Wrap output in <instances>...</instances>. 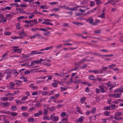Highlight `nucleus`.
Segmentation results:
<instances>
[{"mask_svg": "<svg viewBox=\"0 0 123 123\" xmlns=\"http://www.w3.org/2000/svg\"><path fill=\"white\" fill-rule=\"evenodd\" d=\"M87 0H85L82 1L81 2V3L82 4H84L86 3V2H87Z\"/></svg>", "mask_w": 123, "mask_h": 123, "instance_id": "nucleus-62", "label": "nucleus"}, {"mask_svg": "<svg viewBox=\"0 0 123 123\" xmlns=\"http://www.w3.org/2000/svg\"><path fill=\"white\" fill-rule=\"evenodd\" d=\"M43 64L44 65H47L48 66H50L51 65L49 63H46L45 62H44L43 63Z\"/></svg>", "mask_w": 123, "mask_h": 123, "instance_id": "nucleus-46", "label": "nucleus"}, {"mask_svg": "<svg viewBox=\"0 0 123 123\" xmlns=\"http://www.w3.org/2000/svg\"><path fill=\"white\" fill-rule=\"evenodd\" d=\"M37 94L38 93L36 92H33L32 93V94L33 95H37Z\"/></svg>", "mask_w": 123, "mask_h": 123, "instance_id": "nucleus-54", "label": "nucleus"}, {"mask_svg": "<svg viewBox=\"0 0 123 123\" xmlns=\"http://www.w3.org/2000/svg\"><path fill=\"white\" fill-rule=\"evenodd\" d=\"M96 1V3L97 5H98L101 4L102 2L100 0H95Z\"/></svg>", "mask_w": 123, "mask_h": 123, "instance_id": "nucleus-15", "label": "nucleus"}, {"mask_svg": "<svg viewBox=\"0 0 123 123\" xmlns=\"http://www.w3.org/2000/svg\"><path fill=\"white\" fill-rule=\"evenodd\" d=\"M50 118L52 120H53V121H57L59 117L57 116H55V114H53L50 116Z\"/></svg>", "mask_w": 123, "mask_h": 123, "instance_id": "nucleus-1", "label": "nucleus"}, {"mask_svg": "<svg viewBox=\"0 0 123 123\" xmlns=\"http://www.w3.org/2000/svg\"><path fill=\"white\" fill-rule=\"evenodd\" d=\"M11 114L12 116H17L18 115V113L15 112H12L11 113Z\"/></svg>", "mask_w": 123, "mask_h": 123, "instance_id": "nucleus-26", "label": "nucleus"}, {"mask_svg": "<svg viewBox=\"0 0 123 123\" xmlns=\"http://www.w3.org/2000/svg\"><path fill=\"white\" fill-rule=\"evenodd\" d=\"M100 21L99 20L97 19L93 23L92 25H96L98 23H100Z\"/></svg>", "mask_w": 123, "mask_h": 123, "instance_id": "nucleus-7", "label": "nucleus"}, {"mask_svg": "<svg viewBox=\"0 0 123 123\" xmlns=\"http://www.w3.org/2000/svg\"><path fill=\"white\" fill-rule=\"evenodd\" d=\"M12 72V70H11V72H7V75L6 76L7 79H8V78H9V77H10V75H9V74H10V73Z\"/></svg>", "mask_w": 123, "mask_h": 123, "instance_id": "nucleus-27", "label": "nucleus"}, {"mask_svg": "<svg viewBox=\"0 0 123 123\" xmlns=\"http://www.w3.org/2000/svg\"><path fill=\"white\" fill-rule=\"evenodd\" d=\"M115 97L116 98H119V93L115 94Z\"/></svg>", "mask_w": 123, "mask_h": 123, "instance_id": "nucleus-45", "label": "nucleus"}, {"mask_svg": "<svg viewBox=\"0 0 123 123\" xmlns=\"http://www.w3.org/2000/svg\"><path fill=\"white\" fill-rule=\"evenodd\" d=\"M85 91L86 92H89L90 90L89 89V88L88 87H87L86 88Z\"/></svg>", "mask_w": 123, "mask_h": 123, "instance_id": "nucleus-51", "label": "nucleus"}, {"mask_svg": "<svg viewBox=\"0 0 123 123\" xmlns=\"http://www.w3.org/2000/svg\"><path fill=\"white\" fill-rule=\"evenodd\" d=\"M4 34L5 35H10L11 33L10 32L8 31L4 33Z\"/></svg>", "mask_w": 123, "mask_h": 123, "instance_id": "nucleus-33", "label": "nucleus"}, {"mask_svg": "<svg viewBox=\"0 0 123 123\" xmlns=\"http://www.w3.org/2000/svg\"><path fill=\"white\" fill-rule=\"evenodd\" d=\"M16 28L17 29L19 30L20 29V27L19 26L20 24L19 23H17L16 24Z\"/></svg>", "mask_w": 123, "mask_h": 123, "instance_id": "nucleus-19", "label": "nucleus"}, {"mask_svg": "<svg viewBox=\"0 0 123 123\" xmlns=\"http://www.w3.org/2000/svg\"><path fill=\"white\" fill-rule=\"evenodd\" d=\"M48 112V110L46 109H44L43 110V114L44 115L47 116L48 115L47 113Z\"/></svg>", "mask_w": 123, "mask_h": 123, "instance_id": "nucleus-13", "label": "nucleus"}, {"mask_svg": "<svg viewBox=\"0 0 123 123\" xmlns=\"http://www.w3.org/2000/svg\"><path fill=\"white\" fill-rule=\"evenodd\" d=\"M52 86L54 87H56L57 86V85L56 83H52L51 84Z\"/></svg>", "mask_w": 123, "mask_h": 123, "instance_id": "nucleus-22", "label": "nucleus"}, {"mask_svg": "<svg viewBox=\"0 0 123 123\" xmlns=\"http://www.w3.org/2000/svg\"><path fill=\"white\" fill-rule=\"evenodd\" d=\"M61 91H65L66 90H67V89L65 87H61Z\"/></svg>", "mask_w": 123, "mask_h": 123, "instance_id": "nucleus-38", "label": "nucleus"}, {"mask_svg": "<svg viewBox=\"0 0 123 123\" xmlns=\"http://www.w3.org/2000/svg\"><path fill=\"white\" fill-rule=\"evenodd\" d=\"M53 48V46H51L49 47H47L45 48V50H48L49 49H51Z\"/></svg>", "mask_w": 123, "mask_h": 123, "instance_id": "nucleus-30", "label": "nucleus"}, {"mask_svg": "<svg viewBox=\"0 0 123 123\" xmlns=\"http://www.w3.org/2000/svg\"><path fill=\"white\" fill-rule=\"evenodd\" d=\"M96 111V109L95 108V107H93L92 108V111H91V113H94Z\"/></svg>", "mask_w": 123, "mask_h": 123, "instance_id": "nucleus-34", "label": "nucleus"}, {"mask_svg": "<svg viewBox=\"0 0 123 123\" xmlns=\"http://www.w3.org/2000/svg\"><path fill=\"white\" fill-rule=\"evenodd\" d=\"M22 116L25 117H28V114L26 112L23 113H22Z\"/></svg>", "mask_w": 123, "mask_h": 123, "instance_id": "nucleus-21", "label": "nucleus"}, {"mask_svg": "<svg viewBox=\"0 0 123 123\" xmlns=\"http://www.w3.org/2000/svg\"><path fill=\"white\" fill-rule=\"evenodd\" d=\"M42 93L43 95H46L48 94V92L47 91H44L42 92Z\"/></svg>", "mask_w": 123, "mask_h": 123, "instance_id": "nucleus-35", "label": "nucleus"}, {"mask_svg": "<svg viewBox=\"0 0 123 123\" xmlns=\"http://www.w3.org/2000/svg\"><path fill=\"white\" fill-rule=\"evenodd\" d=\"M115 65L114 64H112L111 65L109 66V68L110 69L112 68L113 67H115Z\"/></svg>", "mask_w": 123, "mask_h": 123, "instance_id": "nucleus-24", "label": "nucleus"}, {"mask_svg": "<svg viewBox=\"0 0 123 123\" xmlns=\"http://www.w3.org/2000/svg\"><path fill=\"white\" fill-rule=\"evenodd\" d=\"M2 100L4 101H6L8 100V98L7 97H4L2 98Z\"/></svg>", "mask_w": 123, "mask_h": 123, "instance_id": "nucleus-52", "label": "nucleus"}, {"mask_svg": "<svg viewBox=\"0 0 123 123\" xmlns=\"http://www.w3.org/2000/svg\"><path fill=\"white\" fill-rule=\"evenodd\" d=\"M94 78L95 77L93 75H90L89 77V79L93 80H95L94 79Z\"/></svg>", "mask_w": 123, "mask_h": 123, "instance_id": "nucleus-12", "label": "nucleus"}, {"mask_svg": "<svg viewBox=\"0 0 123 123\" xmlns=\"http://www.w3.org/2000/svg\"><path fill=\"white\" fill-rule=\"evenodd\" d=\"M63 105H61L60 104L57 105H56V107H57V108L58 109L59 108L61 107Z\"/></svg>", "mask_w": 123, "mask_h": 123, "instance_id": "nucleus-42", "label": "nucleus"}, {"mask_svg": "<svg viewBox=\"0 0 123 123\" xmlns=\"http://www.w3.org/2000/svg\"><path fill=\"white\" fill-rule=\"evenodd\" d=\"M28 121L29 122H30L31 121H33L34 120V119L32 118H29L28 119Z\"/></svg>", "mask_w": 123, "mask_h": 123, "instance_id": "nucleus-32", "label": "nucleus"}, {"mask_svg": "<svg viewBox=\"0 0 123 123\" xmlns=\"http://www.w3.org/2000/svg\"><path fill=\"white\" fill-rule=\"evenodd\" d=\"M58 2H50V4L52 5H53L54 4H57L58 3Z\"/></svg>", "mask_w": 123, "mask_h": 123, "instance_id": "nucleus-55", "label": "nucleus"}, {"mask_svg": "<svg viewBox=\"0 0 123 123\" xmlns=\"http://www.w3.org/2000/svg\"><path fill=\"white\" fill-rule=\"evenodd\" d=\"M76 80V81H77V83H83V82L81 81V80L80 79L76 80ZM83 84H85V83L84 82H83Z\"/></svg>", "mask_w": 123, "mask_h": 123, "instance_id": "nucleus-37", "label": "nucleus"}, {"mask_svg": "<svg viewBox=\"0 0 123 123\" xmlns=\"http://www.w3.org/2000/svg\"><path fill=\"white\" fill-rule=\"evenodd\" d=\"M105 13L103 12V13H102L101 15L99 16L98 17H100L103 18H105Z\"/></svg>", "mask_w": 123, "mask_h": 123, "instance_id": "nucleus-18", "label": "nucleus"}, {"mask_svg": "<svg viewBox=\"0 0 123 123\" xmlns=\"http://www.w3.org/2000/svg\"><path fill=\"white\" fill-rule=\"evenodd\" d=\"M104 38L106 39L105 40V41H109L112 40V39L109 37H105Z\"/></svg>", "mask_w": 123, "mask_h": 123, "instance_id": "nucleus-23", "label": "nucleus"}, {"mask_svg": "<svg viewBox=\"0 0 123 123\" xmlns=\"http://www.w3.org/2000/svg\"><path fill=\"white\" fill-rule=\"evenodd\" d=\"M83 117L82 116H81L79 118L78 120L76 121V123H79V122H82L83 121Z\"/></svg>", "mask_w": 123, "mask_h": 123, "instance_id": "nucleus-4", "label": "nucleus"}, {"mask_svg": "<svg viewBox=\"0 0 123 123\" xmlns=\"http://www.w3.org/2000/svg\"><path fill=\"white\" fill-rule=\"evenodd\" d=\"M100 90L102 93H104L105 92V91L104 90V88L102 86H100L99 87Z\"/></svg>", "mask_w": 123, "mask_h": 123, "instance_id": "nucleus-16", "label": "nucleus"}, {"mask_svg": "<svg viewBox=\"0 0 123 123\" xmlns=\"http://www.w3.org/2000/svg\"><path fill=\"white\" fill-rule=\"evenodd\" d=\"M116 105L114 104H111V105H110L109 106V107H116Z\"/></svg>", "mask_w": 123, "mask_h": 123, "instance_id": "nucleus-49", "label": "nucleus"}, {"mask_svg": "<svg viewBox=\"0 0 123 123\" xmlns=\"http://www.w3.org/2000/svg\"><path fill=\"white\" fill-rule=\"evenodd\" d=\"M100 30H98L96 31H94L95 33H100Z\"/></svg>", "mask_w": 123, "mask_h": 123, "instance_id": "nucleus-60", "label": "nucleus"}, {"mask_svg": "<svg viewBox=\"0 0 123 123\" xmlns=\"http://www.w3.org/2000/svg\"><path fill=\"white\" fill-rule=\"evenodd\" d=\"M27 6V5H24V4H21L20 5V7H26Z\"/></svg>", "mask_w": 123, "mask_h": 123, "instance_id": "nucleus-40", "label": "nucleus"}, {"mask_svg": "<svg viewBox=\"0 0 123 123\" xmlns=\"http://www.w3.org/2000/svg\"><path fill=\"white\" fill-rule=\"evenodd\" d=\"M34 61H32L31 63V64L29 66L30 67L31 66H33L34 65H35V64H34Z\"/></svg>", "mask_w": 123, "mask_h": 123, "instance_id": "nucleus-47", "label": "nucleus"}, {"mask_svg": "<svg viewBox=\"0 0 123 123\" xmlns=\"http://www.w3.org/2000/svg\"><path fill=\"white\" fill-rule=\"evenodd\" d=\"M24 18V16H20V17H18V18H17L18 19H22L23 18Z\"/></svg>", "mask_w": 123, "mask_h": 123, "instance_id": "nucleus-57", "label": "nucleus"}, {"mask_svg": "<svg viewBox=\"0 0 123 123\" xmlns=\"http://www.w3.org/2000/svg\"><path fill=\"white\" fill-rule=\"evenodd\" d=\"M68 116H66L65 118H64L62 119V121L64 123H66L67 121V119L68 118Z\"/></svg>", "mask_w": 123, "mask_h": 123, "instance_id": "nucleus-6", "label": "nucleus"}, {"mask_svg": "<svg viewBox=\"0 0 123 123\" xmlns=\"http://www.w3.org/2000/svg\"><path fill=\"white\" fill-rule=\"evenodd\" d=\"M31 30L32 31H36V30H38V28H31Z\"/></svg>", "mask_w": 123, "mask_h": 123, "instance_id": "nucleus-39", "label": "nucleus"}, {"mask_svg": "<svg viewBox=\"0 0 123 123\" xmlns=\"http://www.w3.org/2000/svg\"><path fill=\"white\" fill-rule=\"evenodd\" d=\"M120 41L122 43H123V37H120Z\"/></svg>", "mask_w": 123, "mask_h": 123, "instance_id": "nucleus-64", "label": "nucleus"}, {"mask_svg": "<svg viewBox=\"0 0 123 123\" xmlns=\"http://www.w3.org/2000/svg\"><path fill=\"white\" fill-rule=\"evenodd\" d=\"M111 3L112 5L114 6L116 4V2H115V0L113 1H111Z\"/></svg>", "mask_w": 123, "mask_h": 123, "instance_id": "nucleus-43", "label": "nucleus"}, {"mask_svg": "<svg viewBox=\"0 0 123 123\" xmlns=\"http://www.w3.org/2000/svg\"><path fill=\"white\" fill-rule=\"evenodd\" d=\"M114 119H116L117 120H122L123 119V118L121 117H114Z\"/></svg>", "mask_w": 123, "mask_h": 123, "instance_id": "nucleus-17", "label": "nucleus"}, {"mask_svg": "<svg viewBox=\"0 0 123 123\" xmlns=\"http://www.w3.org/2000/svg\"><path fill=\"white\" fill-rule=\"evenodd\" d=\"M27 107L22 106L21 107V109L23 110H27Z\"/></svg>", "mask_w": 123, "mask_h": 123, "instance_id": "nucleus-20", "label": "nucleus"}, {"mask_svg": "<svg viewBox=\"0 0 123 123\" xmlns=\"http://www.w3.org/2000/svg\"><path fill=\"white\" fill-rule=\"evenodd\" d=\"M63 26L66 27L67 26H69L68 25V24L67 23H64L62 25Z\"/></svg>", "mask_w": 123, "mask_h": 123, "instance_id": "nucleus-41", "label": "nucleus"}, {"mask_svg": "<svg viewBox=\"0 0 123 123\" xmlns=\"http://www.w3.org/2000/svg\"><path fill=\"white\" fill-rule=\"evenodd\" d=\"M28 97L27 96L23 97V98L21 99V100H25L26 99L28 98Z\"/></svg>", "mask_w": 123, "mask_h": 123, "instance_id": "nucleus-36", "label": "nucleus"}, {"mask_svg": "<svg viewBox=\"0 0 123 123\" xmlns=\"http://www.w3.org/2000/svg\"><path fill=\"white\" fill-rule=\"evenodd\" d=\"M21 49H18V51H17V53L19 54L21 52Z\"/></svg>", "mask_w": 123, "mask_h": 123, "instance_id": "nucleus-53", "label": "nucleus"}, {"mask_svg": "<svg viewBox=\"0 0 123 123\" xmlns=\"http://www.w3.org/2000/svg\"><path fill=\"white\" fill-rule=\"evenodd\" d=\"M37 51H31V55H36L37 54Z\"/></svg>", "mask_w": 123, "mask_h": 123, "instance_id": "nucleus-10", "label": "nucleus"}, {"mask_svg": "<svg viewBox=\"0 0 123 123\" xmlns=\"http://www.w3.org/2000/svg\"><path fill=\"white\" fill-rule=\"evenodd\" d=\"M43 119L44 120H49V117L47 116L44 117L43 118Z\"/></svg>", "mask_w": 123, "mask_h": 123, "instance_id": "nucleus-29", "label": "nucleus"}, {"mask_svg": "<svg viewBox=\"0 0 123 123\" xmlns=\"http://www.w3.org/2000/svg\"><path fill=\"white\" fill-rule=\"evenodd\" d=\"M55 108L54 107H52L50 108L47 107V109H49L50 111H53Z\"/></svg>", "mask_w": 123, "mask_h": 123, "instance_id": "nucleus-14", "label": "nucleus"}, {"mask_svg": "<svg viewBox=\"0 0 123 123\" xmlns=\"http://www.w3.org/2000/svg\"><path fill=\"white\" fill-rule=\"evenodd\" d=\"M89 72H94L95 74H98L99 72V71L98 70H89Z\"/></svg>", "mask_w": 123, "mask_h": 123, "instance_id": "nucleus-5", "label": "nucleus"}, {"mask_svg": "<svg viewBox=\"0 0 123 123\" xmlns=\"http://www.w3.org/2000/svg\"><path fill=\"white\" fill-rule=\"evenodd\" d=\"M102 55V56H105V57L112 56L113 55Z\"/></svg>", "mask_w": 123, "mask_h": 123, "instance_id": "nucleus-48", "label": "nucleus"}, {"mask_svg": "<svg viewBox=\"0 0 123 123\" xmlns=\"http://www.w3.org/2000/svg\"><path fill=\"white\" fill-rule=\"evenodd\" d=\"M24 73L25 74H28L30 73V72L28 70H26L24 72Z\"/></svg>", "mask_w": 123, "mask_h": 123, "instance_id": "nucleus-61", "label": "nucleus"}, {"mask_svg": "<svg viewBox=\"0 0 123 123\" xmlns=\"http://www.w3.org/2000/svg\"><path fill=\"white\" fill-rule=\"evenodd\" d=\"M11 109L12 111H15L17 108L16 106L13 105L11 106Z\"/></svg>", "mask_w": 123, "mask_h": 123, "instance_id": "nucleus-8", "label": "nucleus"}, {"mask_svg": "<svg viewBox=\"0 0 123 123\" xmlns=\"http://www.w3.org/2000/svg\"><path fill=\"white\" fill-rule=\"evenodd\" d=\"M122 114V113L120 112H117L115 113V115L116 116H121Z\"/></svg>", "mask_w": 123, "mask_h": 123, "instance_id": "nucleus-9", "label": "nucleus"}, {"mask_svg": "<svg viewBox=\"0 0 123 123\" xmlns=\"http://www.w3.org/2000/svg\"><path fill=\"white\" fill-rule=\"evenodd\" d=\"M96 92L97 93H99L100 92L99 89L97 88H96Z\"/></svg>", "mask_w": 123, "mask_h": 123, "instance_id": "nucleus-59", "label": "nucleus"}, {"mask_svg": "<svg viewBox=\"0 0 123 123\" xmlns=\"http://www.w3.org/2000/svg\"><path fill=\"white\" fill-rule=\"evenodd\" d=\"M18 104L20 103H21V101L20 100H16L15 101Z\"/></svg>", "mask_w": 123, "mask_h": 123, "instance_id": "nucleus-58", "label": "nucleus"}, {"mask_svg": "<svg viewBox=\"0 0 123 123\" xmlns=\"http://www.w3.org/2000/svg\"><path fill=\"white\" fill-rule=\"evenodd\" d=\"M90 6H94L95 3L93 1H90Z\"/></svg>", "mask_w": 123, "mask_h": 123, "instance_id": "nucleus-28", "label": "nucleus"}, {"mask_svg": "<svg viewBox=\"0 0 123 123\" xmlns=\"http://www.w3.org/2000/svg\"><path fill=\"white\" fill-rule=\"evenodd\" d=\"M66 115V114L64 112H62L61 114V115L62 117H63L64 116Z\"/></svg>", "mask_w": 123, "mask_h": 123, "instance_id": "nucleus-25", "label": "nucleus"}, {"mask_svg": "<svg viewBox=\"0 0 123 123\" xmlns=\"http://www.w3.org/2000/svg\"><path fill=\"white\" fill-rule=\"evenodd\" d=\"M14 83H15V84L18 85H19V84H18V80H16L14 81Z\"/></svg>", "mask_w": 123, "mask_h": 123, "instance_id": "nucleus-44", "label": "nucleus"}, {"mask_svg": "<svg viewBox=\"0 0 123 123\" xmlns=\"http://www.w3.org/2000/svg\"><path fill=\"white\" fill-rule=\"evenodd\" d=\"M24 22L26 24H31L30 21L28 20H26L24 21Z\"/></svg>", "mask_w": 123, "mask_h": 123, "instance_id": "nucleus-63", "label": "nucleus"}, {"mask_svg": "<svg viewBox=\"0 0 123 123\" xmlns=\"http://www.w3.org/2000/svg\"><path fill=\"white\" fill-rule=\"evenodd\" d=\"M93 20L92 17H89L87 19H86V21L87 22H89L90 24L93 23Z\"/></svg>", "mask_w": 123, "mask_h": 123, "instance_id": "nucleus-2", "label": "nucleus"}, {"mask_svg": "<svg viewBox=\"0 0 123 123\" xmlns=\"http://www.w3.org/2000/svg\"><path fill=\"white\" fill-rule=\"evenodd\" d=\"M1 104L3 107H8L9 106V104L10 105L9 103L7 102L2 103Z\"/></svg>", "mask_w": 123, "mask_h": 123, "instance_id": "nucleus-3", "label": "nucleus"}, {"mask_svg": "<svg viewBox=\"0 0 123 123\" xmlns=\"http://www.w3.org/2000/svg\"><path fill=\"white\" fill-rule=\"evenodd\" d=\"M86 98L85 97H83L81 98L80 100V102L81 103H83L84 101L85 100Z\"/></svg>", "mask_w": 123, "mask_h": 123, "instance_id": "nucleus-11", "label": "nucleus"}, {"mask_svg": "<svg viewBox=\"0 0 123 123\" xmlns=\"http://www.w3.org/2000/svg\"><path fill=\"white\" fill-rule=\"evenodd\" d=\"M104 113L106 116H108L110 114V112L107 111H105Z\"/></svg>", "mask_w": 123, "mask_h": 123, "instance_id": "nucleus-31", "label": "nucleus"}, {"mask_svg": "<svg viewBox=\"0 0 123 123\" xmlns=\"http://www.w3.org/2000/svg\"><path fill=\"white\" fill-rule=\"evenodd\" d=\"M37 113L40 115H42L43 113V111L41 110H40L38 111Z\"/></svg>", "mask_w": 123, "mask_h": 123, "instance_id": "nucleus-56", "label": "nucleus"}, {"mask_svg": "<svg viewBox=\"0 0 123 123\" xmlns=\"http://www.w3.org/2000/svg\"><path fill=\"white\" fill-rule=\"evenodd\" d=\"M6 17L9 18H11L12 17V16L10 14H7L6 15Z\"/></svg>", "mask_w": 123, "mask_h": 123, "instance_id": "nucleus-50", "label": "nucleus"}]
</instances>
